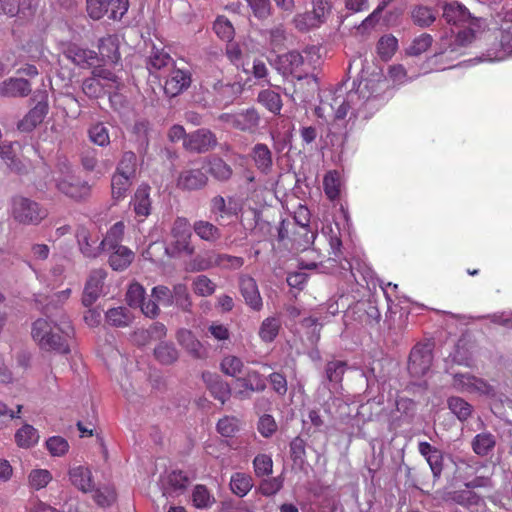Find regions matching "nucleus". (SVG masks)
<instances>
[{"instance_id":"obj_1","label":"nucleus","mask_w":512,"mask_h":512,"mask_svg":"<svg viewBox=\"0 0 512 512\" xmlns=\"http://www.w3.org/2000/svg\"><path fill=\"white\" fill-rule=\"evenodd\" d=\"M386 81L381 75L372 79H363L355 90L344 93L337 89L328 103L335 118L350 117L368 119L381 105V93L386 88Z\"/></svg>"},{"instance_id":"obj_2","label":"nucleus","mask_w":512,"mask_h":512,"mask_svg":"<svg viewBox=\"0 0 512 512\" xmlns=\"http://www.w3.org/2000/svg\"><path fill=\"white\" fill-rule=\"evenodd\" d=\"M73 335L74 328L65 316H62L59 322L38 319L32 327V337L42 349L61 354L70 352L69 341Z\"/></svg>"},{"instance_id":"obj_3","label":"nucleus","mask_w":512,"mask_h":512,"mask_svg":"<svg viewBox=\"0 0 512 512\" xmlns=\"http://www.w3.org/2000/svg\"><path fill=\"white\" fill-rule=\"evenodd\" d=\"M443 17L447 23L461 26L466 23L469 24L468 28L458 31L453 42L448 38H442L441 40V51L439 54H454L459 51L460 48L466 47L475 38L472 26L474 20L471 18L470 12L462 4L454 1L447 3L443 8Z\"/></svg>"},{"instance_id":"obj_4","label":"nucleus","mask_w":512,"mask_h":512,"mask_svg":"<svg viewBox=\"0 0 512 512\" xmlns=\"http://www.w3.org/2000/svg\"><path fill=\"white\" fill-rule=\"evenodd\" d=\"M9 211L15 222L27 226H37L48 216V210L44 206L22 195L11 198Z\"/></svg>"},{"instance_id":"obj_5","label":"nucleus","mask_w":512,"mask_h":512,"mask_svg":"<svg viewBox=\"0 0 512 512\" xmlns=\"http://www.w3.org/2000/svg\"><path fill=\"white\" fill-rule=\"evenodd\" d=\"M192 226L187 218L177 217L171 227L169 249L173 254L190 256L194 253L191 242Z\"/></svg>"},{"instance_id":"obj_6","label":"nucleus","mask_w":512,"mask_h":512,"mask_svg":"<svg viewBox=\"0 0 512 512\" xmlns=\"http://www.w3.org/2000/svg\"><path fill=\"white\" fill-rule=\"evenodd\" d=\"M243 264L244 259L242 257L219 254L214 251H209L204 256H197L194 260L195 268L199 271L207 270L212 267L239 269Z\"/></svg>"},{"instance_id":"obj_7","label":"nucleus","mask_w":512,"mask_h":512,"mask_svg":"<svg viewBox=\"0 0 512 512\" xmlns=\"http://www.w3.org/2000/svg\"><path fill=\"white\" fill-rule=\"evenodd\" d=\"M56 187L65 196L76 200H84L91 194V186L70 172L56 180Z\"/></svg>"},{"instance_id":"obj_8","label":"nucleus","mask_w":512,"mask_h":512,"mask_svg":"<svg viewBox=\"0 0 512 512\" xmlns=\"http://www.w3.org/2000/svg\"><path fill=\"white\" fill-rule=\"evenodd\" d=\"M432 351L429 345L417 344L411 350L408 362V371L413 377H422L432 364Z\"/></svg>"},{"instance_id":"obj_9","label":"nucleus","mask_w":512,"mask_h":512,"mask_svg":"<svg viewBox=\"0 0 512 512\" xmlns=\"http://www.w3.org/2000/svg\"><path fill=\"white\" fill-rule=\"evenodd\" d=\"M453 384L460 391L485 396H493L494 388L488 382L470 374H456Z\"/></svg>"},{"instance_id":"obj_10","label":"nucleus","mask_w":512,"mask_h":512,"mask_svg":"<svg viewBox=\"0 0 512 512\" xmlns=\"http://www.w3.org/2000/svg\"><path fill=\"white\" fill-rule=\"evenodd\" d=\"M223 121L235 129L247 132H254L259 124V115L254 109L235 114H224Z\"/></svg>"},{"instance_id":"obj_11","label":"nucleus","mask_w":512,"mask_h":512,"mask_svg":"<svg viewBox=\"0 0 512 512\" xmlns=\"http://www.w3.org/2000/svg\"><path fill=\"white\" fill-rule=\"evenodd\" d=\"M105 278V270L96 269L91 271L83 291L82 303L84 306H91L99 298L102 294Z\"/></svg>"},{"instance_id":"obj_12","label":"nucleus","mask_w":512,"mask_h":512,"mask_svg":"<svg viewBox=\"0 0 512 512\" xmlns=\"http://www.w3.org/2000/svg\"><path fill=\"white\" fill-rule=\"evenodd\" d=\"M216 144L215 135L206 129H199L193 132L183 143L187 150L198 153L206 152L216 146Z\"/></svg>"},{"instance_id":"obj_13","label":"nucleus","mask_w":512,"mask_h":512,"mask_svg":"<svg viewBox=\"0 0 512 512\" xmlns=\"http://www.w3.org/2000/svg\"><path fill=\"white\" fill-rule=\"evenodd\" d=\"M240 292L245 303L254 311H260L263 300L260 295L256 280L248 275H242L239 279Z\"/></svg>"},{"instance_id":"obj_14","label":"nucleus","mask_w":512,"mask_h":512,"mask_svg":"<svg viewBox=\"0 0 512 512\" xmlns=\"http://www.w3.org/2000/svg\"><path fill=\"white\" fill-rule=\"evenodd\" d=\"M69 481L83 493L92 492L94 488L91 470L86 466H74L68 471Z\"/></svg>"},{"instance_id":"obj_15","label":"nucleus","mask_w":512,"mask_h":512,"mask_svg":"<svg viewBox=\"0 0 512 512\" xmlns=\"http://www.w3.org/2000/svg\"><path fill=\"white\" fill-rule=\"evenodd\" d=\"M130 206L136 216L141 218L140 221L148 217L151 213L150 187L139 186L130 201Z\"/></svg>"},{"instance_id":"obj_16","label":"nucleus","mask_w":512,"mask_h":512,"mask_svg":"<svg viewBox=\"0 0 512 512\" xmlns=\"http://www.w3.org/2000/svg\"><path fill=\"white\" fill-rule=\"evenodd\" d=\"M190 82L191 77L189 72L181 69H174L165 82L164 91L168 96L174 97L187 89Z\"/></svg>"},{"instance_id":"obj_17","label":"nucleus","mask_w":512,"mask_h":512,"mask_svg":"<svg viewBox=\"0 0 512 512\" xmlns=\"http://www.w3.org/2000/svg\"><path fill=\"white\" fill-rule=\"evenodd\" d=\"M78 245L81 253L88 258H96L102 252L101 242L98 243V238L90 234L86 228H80L76 234Z\"/></svg>"},{"instance_id":"obj_18","label":"nucleus","mask_w":512,"mask_h":512,"mask_svg":"<svg viewBox=\"0 0 512 512\" xmlns=\"http://www.w3.org/2000/svg\"><path fill=\"white\" fill-rule=\"evenodd\" d=\"M202 378L214 398L222 404L229 399L231 389L227 382L223 381L218 375L209 372L203 373Z\"/></svg>"},{"instance_id":"obj_19","label":"nucleus","mask_w":512,"mask_h":512,"mask_svg":"<svg viewBox=\"0 0 512 512\" xmlns=\"http://www.w3.org/2000/svg\"><path fill=\"white\" fill-rule=\"evenodd\" d=\"M510 56H512V31H503L500 36V48L489 49L481 57V61H503Z\"/></svg>"},{"instance_id":"obj_20","label":"nucleus","mask_w":512,"mask_h":512,"mask_svg":"<svg viewBox=\"0 0 512 512\" xmlns=\"http://www.w3.org/2000/svg\"><path fill=\"white\" fill-rule=\"evenodd\" d=\"M48 112L46 102H38L18 123V129L24 132L32 131L45 118Z\"/></svg>"},{"instance_id":"obj_21","label":"nucleus","mask_w":512,"mask_h":512,"mask_svg":"<svg viewBox=\"0 0 512 512\" xmlns=\"http://www.w3.org/2000/svg\"><path fill=\"white\" fill-rule=\"evenodd\" d=\"M178 343L194 358H203L206 354L201 342L190 330L180 329L176 335Z\"/></svg>"},{"instance_id":"obj_22","label":"nucleus","mask_w":512,"mask_h":512,"mask_svg":"<svg viewBox=\"0 0 512 512\" xmlns=\"http://www.w3.org/2000/svg\"><path fill=\"white\" fill-rule=\"evenodd\" d=\"M31 92V85L23 78H9L0 85V94L4 97H25Z\"/></svg>"},{"instance_id":"obj_23","label":"nucleus","mask_w":512,"mask_h":512,"mask_svg":"<svg viewBox=\"0 0 512 512\" xmlns=\"http://www.w3.org/2000/svg\"><path fill=\"white\" fill-rule=\"evenodd\" d=\"M207 176L199 169L183 171L177 180V186L184 190H196L207 184Z\"/></svg>"},{"instance_id":"obj_24","label":"nucleus","mask_w":512,"mask_h":512,"mask_svg":"<svg viewBox=\"0 0 512 512\" xmlns=\"http://www.w3.org/2000/svg\"><path fill=\"white\" fill-rule=\"evenodd\" d=\"M251 157L256 168L263 174H269L273 167L272 152L266 144L258 143L252 148Z\"/></svg>"},{"instance_id":"obj_25","label":"nucleus","mask_w":512,"mask_h":512,"mask_svg":"<svg viewBox=\"0 0 512 512\" xmlns=\"http://www.w3.org/2000/svg\"><path fill=\"white\" fill-rule=\"evenodd\" d=\"M303 63L302 55L297 51H291L278 57L277 68L284 75L291 74L295 75L297 78H301L297 72Z\"/></svg>"},{"instance_id":"obj_26","label":"nucleus","mask_w":512,"mask_h":512,"mask_svg":"<svg viewBox=\"0 0 512 512\" xmlns=\"http://www.w3.org/2000/svg\"><path fill=\"white\" fill-rule=\"evenodd\" d=\"M107 252H110L109 264L116 271L126 269L134 259V252L124 245L109 249Z\"/></svg>"},{"instance_id":"obj_27","label":"nucleus","mask_w":512,"mask_h":512,"mask_svg":"<svg viewBox=\"0 0 512 512\" xmlns=\"http://www.w3.org/2000/svg\"><path fill=\"white\" fill-rule=\"evenodd\" d=\"M102 80L115 81V75L111 72L100 71L95 76L86 79L83 82V92L89 97H99L104 93V84Z\"/></svg>"},{"instance_id":"obj_28","label":"nucleus","mask_w":512,"mask_h":512,"mask_svg":"<svg viewBox=\"0 0 512 512\" xmlns=\"http://www.w3.org/2000/svg\"><path fill=\"white\" fill-rule=\"evenodd\" d=\"M192 228L201 240L209 243L217 242L222 235L217 226L205 220L195 221Z\"/></svg>"},{"instance_id":"obj_29","label":"nucleus","mask_w":512,"mask_h":512,"mask_svg":"<svg viewBox=\"0 0 512 512\" xmlns=\"http://www.w3.org/2000/svg\"><path fill=\"white\" fill-rule=\"evenodd\" d=\"M281 328V321L276 316L265 318L259 327L258 335L265 343H271L277 337Z\"/></svg>"},{"instance_id":"obj_30","label":"nucleus","mask_w":512,"mask_h":512,"mask_svg":"<svg viewBox=\"0 0 512 512\" xmlns=\"http://www.w3.org/2000/svg\"><path fill=\"white\" fill-rule=\"evenodd\" d=\"M238 382L248 392H261L266 388V379L255 370H248L245 375L238 378Z\"/></svg>"},{"instance_id":"obj_31","label":"nucleus","mask_w":512,"mask_h":512,"mask_svg":"<svg viewBox=\"0 0 512 512\" xmlns=\"http://www.w3.org/2000/svg\"><path fill=\"white\" fill-rule=\"evenodd\" d=\"M253 487V479L250 475L242 472L232 474L230 478L231 491L239 496H246Z\"/></svg>"},{"instance_id":"obj_32","label":"nucleus","mask_w":512,"mask_h":512,"mask_svg":"<svg viewBox=\"0 0 512 512\" xmlns=\"http://www.w3.org/2000/svg\"><path fill=\"white\" fill-rule=\"evenodd\" d=\"M52 473L47 469L35 468L27 475V483L31 490L39 491L48 486L52 481Z\"/></svg>"},{"instance_id":"obj_33","label":"nucleus","mask_w":512,"mask_h":512,"mask_svg":"<svg viewBox=\"0 0 512 512\" xmlns=\"http://www.w3.org/2000/svg\"><path fill=\"white\" fill-rule=\"evenodd\" d=\"M125 225L122 221L116 222L106 233V236L101 241L103 251L112 248H117L121 245L124 236Z\"/></svg>"},{"instance_id":"obj_34","label":"nucleus","mask_w":512,"mask_h":512,"mask_svg":"<svg viewBox=\"0 0 512 512\" xmlns=\"http://www.w3.org/2000/svg\"><path fill=\"white\" fill-rule=\"evenodd\" d=\"M15 441L21 448H30L39 441L38 431L31 425H24L15 433Z\"/></svg>"},{"instance_id":"obj_35","label":"nucleus","mask_w":512,"mask_h":512,"mask_svg":"<svg viewBox=\"0 0 512 512\" xmlns=\"http://www.w3.org/2000/svg\"><path fill=\"white\" fill-rule=\"evenodd\" d=\"M106 321L116 327L128 326L133 321V315L124 307L111 308L106 312Z\"/></svg>"},{"instance_id":"obj_36","label":"nucleus","mask_w":512,"mask_h":512,"mask_svg":"<svg viewBox=\"0 0 512 512\" xmlns=\"http://www.w3.org/2000/svg\"><path fill=\"white\" fill-rule=\"evenodd\" d=\"M134 178L114 173L111 179L112 197L115 200L123 199L130 189Z\"/></svg>"},{"instance_id":"obj_37","label":"nucleus","mask_w":512,"mask_h":512,"mask_svg":"<svg viewBox=\"0 0 512 512\" xmlns=\"http://www.w3.org/2000/svg\"><path fill=\"white\" fill-rule=\"evenodd\" d=\"M172 58L164 50L153 49L147 61V69L151 74L169 66Z\"/></svg>"},{"instance_id":"obj_38","label":"nucleus","mask_w":512,"mask_h":512,"mask_svg":"<svg viewBox=\"0 0 512 512\" xmlns=\"http://www.w3.org/2000/svg\"><path fill=\"white\" fill-rule=\"evenodd\" d=\"M495 438L491 433L477 434L472 441L473 451L480 456H486L495 446Z\"/></svg>"},{"instance_id":"obj_39","label":"nucleus","mask_w":512,"mask_h":512,"mask_svg":"<svg viewBox=\"0 0 512 512\" xmlns=\"http://www.w3.org/2000/svg\"><path fill=\"white\" fill-rule=\"evenodd\" d=\"M99 51L103 58L110 62H117L120 59L118 51L117 38L114 36H107L100 40Z\"/></svg>"},{"instance_id":"obj_40","label":"nucleus","mask_w":512,"mask_h":512,"mask_svg":"<svg viewBox=\"0 0 512 512\" xmlns=\"http://www.w3.org/2000/svg\"><path fill=\"white\" fill-rule=\"evenodd\" d=\"M154 355L160 363L166 365L174 363L179 357V353L175 346L168 342H161L158 344L154 349Z\"/></svg>"},{"instance_id":"obj_41","label":"nucleus","mask_w":512,"mask_h":512,"mask_svg":"<svg viewBox=\"0 0 512 512\" xmlns=\"http://www.w3.org/2000/svg\"><path fill=\"white\" fill-rule=\"evenodd\" d=\"M137 169V157L134 152H124L115 173L135 178Z\"/></svg>"},{"instance_id":"obj_42","label":"nucleus","mask_w":512,"mask_h":512,"mask_svg":"<svg viewBox=\"0 0 512 512\" xmlns=\"http://www.w3.org/2000/svg\"><path fill=\"white\" fill-rule=\"evenodd\" d=\"M208 172L219 181H226L232 176L231 167L221 158H211L208 162Z\"/></svg>"},{"instance_id":"obj_43","label":"nucleus","mask_w":512,"mask_h":512,"mask_svg":"<svg viewBox=\"0 0 512 512\" xmlns=\"http://www.w3.org/2000/svg\"><path fill=\"white\" fill-rule=\"evenodd\" d=\"M324 191L330 200H335L339 197L341 191L340 175L336 171H329L323 180Z\"/></svg>"},{"instance_id":"obj_44","label":"nucleus","mask_w":512,"mask_h":512,"mask_svg":"<svg viewBox=\"0 0 512 512\" xmlns=\"http://www.w3.org/2000/svg\"><path fill=\"white\" fill-rule=\"evenodd\" d=\"M0 157L7 164V166L17 172L20 173L23 169V165L21 161L16 158L14 144L13 143H2L0 145Z\"/></svg>"},{"instance_id":"obj_45","label":"nucleus","mask_w":512,"mask_h":512,"mask_svg":"<svg viewBox=\"0 0 512 512\" xmlns=\"http://www.w3.org/2000/svg\"><path fill=\"white\" fill-rule=\"evenodd\" d=\"M221 371L230 377H238L244 369L243 361L234 355L225 356L220 363Z\"/></svg>"},{"instance_id":"obj_46","label":"nucleus","mask_w":512,"mask_h":512,"mask_svg":"<svg viewBox=\"0 0 512 512\" xmlns=\"http://www.w3.org/2000/svg\"><path fill=\"white\" fill-rule=\"evenodd\" d=\"M258 100L274 114L280 113L282 109V101L280 95L275 91L269 89L261 91L258 95Z\"/></svg>"},{"instance_id":"obj_47","label":"nucleus","mask_w":512,"mask_h":512,"mask_svg":"<svg viewBox=\"0 0 512 512\" xmlns=\"http://www.w3.org/2000/svg\"><path fill=\"white\" fill-rule=\"evenodd\" d=\"M398 48V40L393 35L382 36L377 44V52L384 60H389Z\"/></svg>"},{"instance_id":"obj_48","label":"nucleus","mask_w":512,"mask_h":512,"mask_svg":"<svg viewBox=\"0 0 512 512\" xmlns=\"http://www.w3.org/2000/svg\"><path fill=\"white\" fill-rule=\"evenodd\" d=\"M192 501L196 508L205 509L214 504L215 498L204 485H197L192 493Z\"/></svg>"},{"instance_id":"obj_49","label":"nucleus","mask_w":512,"mask_h":512,"mask_svg":"<svg viewBox=\"0 0 512 512\" xmlns=\"http://www.w3.org/2000/svg\"><path fill=\"white\" fill-rule=\"evenodd\" d=\"M448 407L460 421L468 419L472 413V406L460 397L449 398Z\"/></svg>"},{"instance_id":"obj_50","label":"nucleus","mask_w":512,"mask_h":512,"mask_svg":"<svg viewBox=\"0 0 512 512\" xmlns=\"http://www.w3.org/2000/svg\"><path fill=\"white\" fill-rule=\"evenodd\" d=\"M93 499L97 505L101 507H108L112 505L116 500L115 489L110 485H103L97 489H93Z\"/></svg>"},{"instance_id":"obj_51","label":"nucleus","mask_w":512,"mask_h":512,"mask_svg":"<svg viewBox=\"0 0 512 512\" xmlns=\"http://www.w3.org/2000/svg\"><path fill=\"white\" fill-rule=\"evenodd\" d=\"M45 446L52 457H62L69 451L68 441L61 436L49 437Z\"/></svg>"},{"instance_id":"obj_52","label":"nucleus","mask_w":512,"mask_h":512,"mask_svg":"<svg viewBox=\"0 0 512 512\" xmlns=\"http://www.w3.org/2000/svg\"><path fill=\"white\" fill-rule=\"evenodd\" d=\"M283 485L284 478L280 475L262 480L257 490L263 496L269 497L277 494L283 488Z\"/></svg>"},{"instance_id":"obj_53","label":"nucleus","mask_w":512,"mask_h":512,"mask_svg":"<svg viewBox=\"0 0 512 512\" xmlns=\"http://www.w3.org/2000/svg\"><path fill=\"white\" fill-rule=\"evenodd\" d=\"M293 23L299 31H308L323 24L312 12L297 14Z\"/></svg>"},{"instance_id":"obj_54","label":"nucleus","mask_w":512,"mask_h":512,"mask_svg":"<svg viewBox=\"0 0 512 512\" xmlns=\"http://www.w3.org/2000/svg\"><path fill=\"white\" fill-rule=\"evenodd\" d=\"M412 19L415 24L426 27L435 21L436 16L429 7L419 5L413 9Z\"/></svg>"},{"instance_id":"obj_55","label":"nucleus","mask_w":512,"mask_h":512,"mask_svg":"<svg viewBox=\"0 0 512 512\" xmlns=\"http://www.w3.org/2000/svg\"><path fill=\"white\" fill-rule=\"evenodd\" d=\"M195 294L203 297L212 295L215 292L216 285L205 275L197 276L192 283Z\"/></svg>"},{"instance_id":"obj_56","label":"nucleus","mask_w":512,"mask_h":512,"mask_svg":"<svg viewBox=\"0 0 512 512\" xmlns=\"http://www.w3.org/2000/svg\"><path fill=\"white\" fill-rule=\"evenodd\" d=\"M253 468L257 477L268 476L273 472V460L271 456L259 454L253 460Z\"/></svg>"},{"instance_id":"obj_57","label":"nucleus","mask_w":512,"mask_h":512,"mask_svg":"<svg viewBox=\"0 0 512 512\" xmlns=\"http://www.w3.org/2000/svg\"><path fill=\"white\" fill-rule=\"evenodd\" d=\"M89 139L96 145L106 147L110 143L109 131L102 123H97L89 129Z\"/></svg>"},{"instance_id":"obj_58","label":"nucleus","mask_w":512,"mask_h":512,"mask_svg":"<svg viewBox=\"0 0 512 512\" xmlns=\"http://www.w3.org/2000/svg\"><path fill=\"white\" fill-rule=\"evenodd\" d=\"M346 370V363L343 361H330L326 365V377L330 383L339 384Z\"/></svg>"},{"instance_id":"obj_59","label":"nucleus","mask_w":512,"mask_h":512,"mask_svg":"<svg viewBox=\"0 0 512 512\" xmlns=\"http://www.w3.org/2000/svg\"><path fill=\"white\" fill-rule=\"evenodd\" d=\"M173 304L177 305L183 310H189L191 307L190 295L188 289L184 284H176L172 290Z\"/></svg>"},{"instance_id":"obj_60","label":"nucleus","mask_w":512,"mask_h":512,"mask_svg":"<svg viewBox=\"0 0 512 512\" xmlns=\"http://www.w3.org/2000/svg\"><path fill=\"white\" fill-rule=\"evenodd\" d=\"M215 33L224 41H231L234 37V28L231 22L225 17H218L214 22Z\"/></svg>"},{"instance_id":"obj_61","label":"nucleus","mask_w":512,"mask_h":512,"mask_svg":"<svg viewBox=\"0 0 512 512\" xmlns=\"http://www.w3.org/2000/svg\"><path fill=\"white\" fill-rule=\"evenodd\" d=\"M432 37L429 34H421L415 38L407 49V54L411 56H418L425 52L432 44Z\"/></svg>"},{"instance_id":"obj_62","label":"nucleus","mask_w":512,"mask_h":512,"mask_svg":"<svg viewBox=\"0 0 512 512\" xmlns=\"http://www.w3.org/2000/svg\"><path fill=\"white\" fill-rule=\"evenodd\" d=\"M145 298V289L139 283H132L126 293V301L130 307L138 308Z\"/></svg>"},{"instance_id":"obj_63","label":"nucleus","mask_w":512,"mask_h":512,"mask_svg":"<svg viewBox=\"0 0 512 512\" xmlns=\"http://www.w3.org/2000/svg\"><path fill=\"white\" fill-rule=\"evenodd\" d=\"M253 15L258 19H266L271 15L272 6L270 0H247Z\"/></svg>"},{"instance_id":"obj_64","label":"nucleus","mask_w":512,"mask_h":512,"mask_svg":"<svg viewBox=\"0 0 512 512\" xmlns=\"http://www.w3.org/2000/svg\"><path fill=\"white\" fill-rule=\"evenodd\" d=\"M239 428V421L235 417L225 416L217 423V431L224 437H232Z\"/></svg>"}]
</instances>
